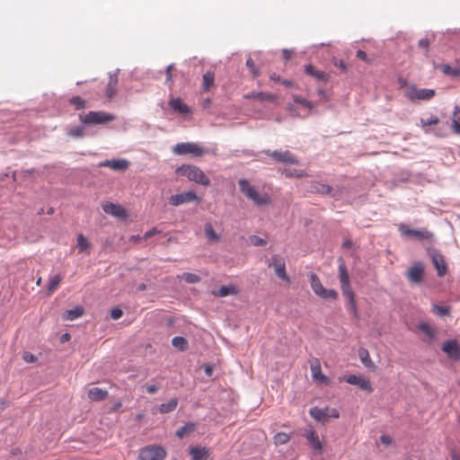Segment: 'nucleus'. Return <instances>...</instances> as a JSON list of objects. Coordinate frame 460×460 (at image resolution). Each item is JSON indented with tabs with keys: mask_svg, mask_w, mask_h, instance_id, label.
<instances>
[{
	"mask_svg": "<svg viewBox=\"0 0 460 460\" xmlns=\"http://www.w3.org/2000/svg\"><path fill=\"white\" fill-rule=\"evenodd\" d=\"M236 293V289L232 286H222L217 292H214L213 294L217 296L224 297L229 295H234Z\"/></svg>",
	"mask_w": 460,
	"mask_h": 460,
	"instance_id": "nucleus-39",
	"label": "nucleus"
},
{
	"mask_svg": "<svg viewBox=\"0 0 460 460\" xmlns=\"http://www.w3.org/2000/svg\"><path fill=\"white\" fill-rule=\"evenodd\" d=\"M122 406V403L121 402H116L115 403L112 404V406L111 407V410H110V412H115L117 411H119V409Z\"/></svg>",
	"mask_w": 460,
	"mask_h": 460,
	"instance_id": "nucleus-59",
	"label": "nucleus"
},
{
	"mask_svg": "<svg viewBox=\"0 0 460 460\" xmlns=\"http://www.w3.org/2000/svg\"><path fill=\"white\" fill-rule=\"evenodd\" d=\"M308 277L312 290L316 296L323 299L336 300L338 298V292L334 289L325 288L315 273L311 272Z\"/></svg>",
	"mask_w": 460,
	"mask_h": 460,
	"instance_id": "nucleus-4",
	"label": "nucleus"
},
{
	"mask_svg": "<svg viewBox=\"0 0 460 460\" xmlns=\"http://www.w3.org/2000/svg\"><path fill=\"white\" fill-rule=\"evenodd\" d=\"M23 359L26 361V362H35L36 361V357L33 355V354H31V353H25L23 355Z\"/></svg>",
	"mask_w": 460,
	"mask_h": 460,
	"instance_id": "nucleus-58",
	"label": "nucleus"
},
{
	"mask_svg": "<svg viewBox=\"0 0 460 460\" xmlns=\"http://www.w3.org/2000/svg\"><path fill=\"white\" fill-rule=\"evenodd\" d=\"M332 190L331 186L319 181H314L311 184V191L314 193L330 194Z\"/></svg>",
	"mask_w": 460,
	"mask_h": 460,
	"instance_id": "nucleus-29",
	"label": "nucleus"
},
{
	"mask_svg": "<svg viewBox=\"0 0 460 460\" xmlns=\"http://www.w3.org/2000/svg\"><path fill=\"white\" fill-rule=\"evenodd\" d=\"M80 121L85 125H98L106 124L115 119L112 114L107 113L103 111H89L86 114L79 116Z\"/></svg>",
	"mask_w": 460,
	"mask_h": 460,
	"instance_id": "nucleus-5",
	"label": "nucleus"
},
{
	"mask_svg": "<svg viewBox=\"0 0 460 460\" xmlns=\"http://www.w3.org/2000/svg\"><path fill=\"white\" fill-rule=\"evenodd\" d=\"M245 99H256L261 102H270L275 99V96L271 93H264V92H252L244 95Z\"/></svg>",
	"mask_w": 460,
	"mask_h": 460,
	"instance_id": "nucleus-28",
	"label": "nucleus"
},
{
	"mask_svg": "<svg viewBox=\"0 0 460 460\" xmlns=\"http://www.w3.org/2000/svg\"><path fill=\"white\" fill-rule=\"evenodd\" d=\"M407 279L412 284H420L424 278V265L420 261L413 263L406 271Z\"/></svg>",
	"mask_w": 460,
	"mask_h": 460,
	"instance_id": "nucleus-14",
	"label": "nucleus"
},
{
	"mask_svg": "<svg viewBox=\"0 0 460 460\" xmlns=\"http://www.w3.org/2000/svg\"><path fill=\"white\" fill-rule=\"evenodd\" d=\"M98 166L108 167L116 172H125L129 167V162L126 159H111L99 163Z\"/></svg>",
	"mask_w": 460,
	"mask_h": 460,
	"instance_id": "nucleus-19",
	"label": "nucleus"
},
{
	"mask_svg": "<svg viewBox=\"0 0 460 460\" xmlns=\"http://www.w3.org/2000/svg\"><path fill=\"white\" fill-rule=\"evenodd\" d=\"M342 380H344L345 382H347L349 385H357L361 390L366 391L367 393H372L373 392V386H372L371 382L368 379H367V378H365V377H363L361 376L349 375V376H345L343 378H340L341 382Z\"/></svg>",
	"mask_w": 460,
	"mask_h": 460,
	"instance_id": "nucleus-15",
	"label": "nucleus"
},
{
	"mask_svg": "<svg viewBox=\"0 0 460 460\" xmlns=\"http://www.w3.org/2000/svg\"><path fill=\"white\" fill-rule=\"evenodd\" d=\"M435 90L426 88H417L415 85H410L405 90V97L410 101H429L435 96Z\"/></svg>",
	"mask_w": 460,
	"mask_h": 460,
	"instance_id": "nucleus-7",
	"label": "nucleus"
},
{
	"mask_svg": "<svg viewBox=\"0 0 460 460\" xmlns=\"http://www.w3.org/2000/svg\"><path fill=\"white\" fill-rule=\"evenodd\" d=\"M292 56V52L288 49L283 50V58L285 60H288Z\"/></svg>",
	"mask_w": 460,
	"mask_h": 460,
	"instance_id": "nucleus-61",
	"label": "nucleus"
},
{
	"mask_svg": "<svg viewBox=\"0 0 460 460\" xmlns=\"http://www.w3.org/2000/svg\"><path fill=\"white\" fill-rule=\"evenodd\" d=\"M215 74L214 72L208 71L202 77V87L205 92H208L214 86Z\"/></svg>",
	"mask_w": 460,
	"mask_h": 460,
	"instance_id": "nucleus-30",
	"label": "nucleus"
},
{
	"mask_svg": "<svg viewBox=\"0 0 460 460\" xmlns=\"http://www.w3.org/2000/svg\"><path fill=\"white\" fill-rule=\"evenodd\" d=\"M380 441L382 444L385 445V446H389L392 444L393 442V438L387 435H382L380 437Z\"/></svg>",
	"mask_w": 460,
	"mask_h": 460,
	"instance_id": "nucleus-57",
	"label": "nucleus"
},
{
	"mask_svg": "<svg viewBox=\"0 0 460 460\" xmlns=\"http://www.w3.org/2000/svg\"><path fill=\"white\" fill-rule=\"evenodd\" d=\"M118 77L117 75H111L107 84L105 94L108 99H112L117 93V85H118Z\"/></svg>",
	"mask_w": 460,
	"mask_h": 460,
	"instance_id": "nucleus-27",
	"label": "nucleus"
},
{
	"mask_svg": "<svg viewBox=\"0 0 460 460\" xmlns=\"http://www.w3.org/2000/svg\"><path fill=\"white\" fill-rule=\"evenodd\" d=\"M305 71L307 75L314 77L318 81H327L328 79V75L324 72L317 70L313 65H306Z\"/></svg>",
	"mask_w": 460,
	"mask_h": 460,
	"instance_id": "nucleus-25",
	"label": "nucleus"
},
{
	"mask_svg": "<svg viewBox=\"0 0 460 460\" xmlns=\"http://www.w3.org/2000/svg\"><path fill=\"white\" fill-rule=\"evenodd\" d=\"M398 230L403 236H411L420 241H431L433 239V234L425 229H410L405 224H400Z\"/></svg>",
	"mask_w": 460,
	"mask_h": 460,
	"instance_id": "nucleus-8",
	"label": "nucleus"
},
{
	"mask_svg": "<svg viewBox=\"0 0 460 460\" xmlns=\"http://www.w3.org/2000/svg\"><path fill=\"white\" fill-rule=\"evenodd\" d=\"M269 266L274 269L275 274L278 278L287 283H290V278L286 271L285 260L280 255H272Z\"/></svg>",
	"mask_w": 460,
	"mask_h": 460,
	"instance_id": "nucleus-9",
	"label": "nucleus"
},
{
	"mask_svg": "<svg viewBox=\"0 0 460 460\" xmlns=\"http://www.w3.org/2000/svg\"><path fill=\"white\" fill-rule=\"evenodd\" d=\"M251 241L255 246H262L266 244V241L259 236H252Z\"/></svg>",
	"mask_w": 460,
	"mask_h": 460,
	"instance_id": "nucleus-50",
	"label": "nucleus"
},
{
	"mask_svg": "<svg viewBox=\"0 0 460 460\" xmlns=\"http://www.w3.org/2000/svg\"><path fill=\"white\" fill-rule=\"evenodd\" d=\"M69 103L75 106V110H81L86 107V101L80 96H74L70 98Z\"/></svg>",
	"mask_w": 460,
	"mask_h": 460,
	"instance_id": "nucleus-40",
	"label": "nucleus"
},
{
	"mask_svg": "<svg viewBox=\"0 0 460 460\" xmlns=\"http://www.w3.org/2000/svg\"><path fill=\"white\" fill-rule=\"evenodd\" d=\"M333 64L336 67L340 68L342 72L347 71V65L343 60L335 59Z\"/></svg>",
	"mask_w": 460,
	"mask_h": 460,
	"instance_id": "nucleus-52",
	"label": "nucleus"
},
{
	"mask_svg": "<svg viewBox=\"0 0 460 460\" xmlns=\"http://www.w3.org/2000/svg\"><path fill=\"white\" fill-rule=\"evenodd\" d=\"M442 350L452 359H460V348L456 341H447L442 345Z\"/></svg>",
	"mask_w": 460,
	"mask_h": 460,
	"instance_id": "nucleus-20",
	"label": "nucleus"
},
{
	"mask_svg": "<svg viewBox=\"0 0 460 460\" xmlns=\"http://www.w3.org/2000/svg\"><path fill=\"white\" fill-rule=\"evenodd\" d=\"M351 245H352V243L350 241H346L343 243V246L348 247V248L351 247Z\"/></svg>",
	"mask_w": 460,
	"mask_h": 460,
	"instance_id": "nucleus-64",
	"label": "nucleus"
},
{
	"mask_svg": "<svg viewBox=\"0 0 460 460\" xmlns=\"http://www.w3.org/2000/svg\"><path fill=\"white\" fill-rule=\"evenodd\" d=\"M177 405H178V400L176 398H172L168 402L162 403L159 406V411L161 413L171 412L176 409Z\"/></svg>",
	"mask_w": 460,
	"mask_h": 460,
	"instance_id": "nucleus-35",
	"label": "nucleus"
},
{
	"mask_svg": "<svg viewBox=\"0 0 460 460\" xmlns=\"http://www.w3.org/2000/svg\"><path fill=\"white\" fill-rule=\"evenodd\" d=\"M172 151L175 155H192L195 157H200L208 154V151L204 149L198 143L187 142L180 143L173 146Z\"/></svg>",
	"mask_w": 460,
	"mask_h": 460,
	"instance_id": "nucleus-6",
	"label": "nucleus"
},
{
	"mask_svg": "<svg viewBox=\"0 0 460 460\" xmlns=\"http://www.w3.org/2000/svg\"><path fill=\"white\" fill-rule=\"evenodd\" d=\"M77 248L79 252L90 253L91 243L82 234L77 235Z\"/></svg>",
	"mask_w": 460,
	"mask_h": 460,
	"instance_id": "nucleus-33",
	"label": "nucleus"
},
{
	"mask_svg": "<svg viewBox=\"0 0 460 460\" xmlns=\"http://www.w3.org/2000/svg\"><path fill=\"white\" fill-rule=\"evenodd\" d=\"M419 329L425 333L428 337L430 339H433L436 335V331L434 328H432L429 324L421 323L419 325Z\"/></svg>",
	"mask_w": 460,
	"mask_h": 460,
	"instance_id": "nucleus-42",
	"label": "nucleus"
},
{
	"mask_svg": "<svg viewBox=\"0 0 460 460\" xmlns=\"http://www.w3.org/2000/svg\"><path fill=\"white\" fill-rule=\"evenodd\" d=\"M165 450L161 447H146L140 450L138 460H164Z\"/></svg>",
	"mask_w": 460,
	"mask_h": 460,
	"instance_id": "nucleus-10",
	"label": "nucleus"
},
{
	"mask_svg": "<svg viewBox=\"0 0 460 460\" xmlns=\"http://www.w3.org/2000/svg\"><path fill=\"white\" fill-rule=\"evenodd\" d=\"M303 436L315 453L322 454L323 452V444L315 430L312 429L305 430Z\"/></svg>",
	"mask_w": 460,
	"mask_h": 460,
	"instance_id": "nucleus-17",
	"label": "nucleus"
},
{
	"mask_svg": "<svg viewBox=\"0 0 460 460\" xmlns=\"http://www.w3.org/2000/svg\"><path fill=\"white\" fill-rule=\"evenodd\" d=\"M309 364L312 378L315 383L327 385L331 384L329 377L323 374L321 362L318 358H313L309 361Z\"/></svg>",
	"mask_w": 460,
	"mask_h": 460,
	"instance_id": "nucleus-13",
	"label": "nucleus"
},
{
	"mask_svg": "<svg viewBox=\"0 0 460 460\" xmlns=\"http://www.w3.org/2000/svg\"><path fill=\"white\" fill-rule=\"evenodd\" d=\"M108 394L109 393L107 390L99 387H93L88 391V398L91 401H103L108 397Z\"/></svg>",
	"mask_w": 460,
	"mask_h": 460,
	"instance_id": "nucleus-23",
	"label": "nucleus"
},
{
	"mask_svg": "<svg viewBox=\"0 0 460 460\" xmlns=\"http://www.w3.org/2000/svg\"><path fill=\"white\" fill-rule=\"evenodd\" d=\"M169 106L179 114L188 115L190 113V109L189 106L182 102L180 98H172L169 101Z\"/></svg>",
	"mask_w": 460,
	"mask_h": 460,
	"instance_id": "nucleus-21",
	"label": "nucleus"
},
{
	"mask_svg": "<svg viewBox=\"0 0 460 460\" xmlns=\"http://www.w3.org/2000/svg\"><path fill=\"white\" fill-rule=\"evenodd\" d=\"M240 191L250 200L257 206H264L270 203V198L266 194H260L250 181L246 179H240L238 181Z\"/></svg>",
	"mask_w": 460,
	"mask_h": 460,
	"instance_id": "nucleus-3",
	"label": "nucleus"
},
{
	"mask_svg": "<svg viewBox=\"0 0 460 460\" xmlns=\"http://www.w3.org/2000/svg\"><path fill=\"white\" fill-rule=\"evenodd\" d=\"M200 198L192 190L174 194L169 198V203L174 207L193 201L200 202Z\"/></svg>",
	"mask_w": 460,
	"mask_h": 460,
	"instance_id": "nucleus-12",
	"label": "nucleus"
},
{
	"mask_svg": "<svg viewBox=\"0 0 460 460\" xmlns=\"http://www.w3.org/2000/svg\"><path fill=\"white\" fill-rule=\"evenodd\" d=\"M452 129L454 133L460 135V105L456 106L453 112Z\"/></svg>",
	"mask_w": 460,
	"mask_h": 460,
	"instance_id": "nucleus-31",
	"label": "nucleus"
},
{
	"mask_svg": "<svg viewBox=\"0 0 460 460\" xmlns=\"http://www.w3.org/2000/svg\"><path fill=\"white\" fill-rule=\"evenodd\" d=\"M131 240L136 241V242H139V241L144 240V239H143V236H140V235H133V236L131 237Z\"/></svg>",
	"mask_w": 460,
	"mask_h": 460,
	"instance_id": "nucleus-63",
	"label": "nucleus"
},
{
	"mask_svg": "<svg viewBox=\"0 0 460 460\" xmlns=\"http://www.w3.org/2000/svg\"><path fill=\"white\" fill-rule=\"evenodd\" d=\"M69 135L75 137H82L84 136V128L81 126L73 128L70 129Z\"/></svg>",
	"mask_w": 460,
	"mask_h": 460,
	"instance_id": "nucleus-47",
	"label": "nucleus"
},
{
	"mask_svg": "<svg viewBox=\"0 0 460 460\" xmlns=\"http://www.w3.org/2000/svg\"><path fill=\"white\" fill-rule=\"evenodd\" d=\"M172 69H173V66L172 65L168 66L167 68H166L167 81H171L172 80Z\"/></svg>",
	"mask_w": 460,
	"mask_h": 460,
	"instance_id": "nucleus-60",
	"label": "nucleus"
},
{
	"mask_svg": "<svg viewBox=\"0 0 460 460\" xmlns=\"http://www.w3.org/2000/svg\"><path fill=\"white\" fill-rule=\"evenodd\" d=\"M246 66L250 68L254 77L259 75V71L255 67V63L251 58L246 60Z\"/></svg>",
	"mask_w": 460,
	"mask_h": 460,
	"instance_id": "nucleus-49",
	"label": "nucleus"
},
{
	"mask_svg": "<svg viewBox=\"0 0 460 460\" xmlns=\"http://www.w3.org/2000/svg\"><path fill=\"white\" fill-rule=\"evenodd\" d=\"M339 279L341 281V289L342 292V295L348 298L351 311H353L354 314H357V304L355 299V293L353 292L351 287H350V280L349 276L348 273L347 266L342 259H340V264H339Z\"/></svg>",
	"mask_w": 460,
	"mask_h": 460,
	"instance_id": "nucleus-1",
	"label": "nucleus"
},
{
	"mask_svg": "<svg viewBox=\"0 0 460 460\" xmlns=\"http://www.w3.org/2000/svg\"><path fill=\"white\" fill-rule=\"evenodd\" d=\"M196 429V424L192 422H189L185 424L183 427L180 428L176 431V436L180 438H184L185 436L192 433Z\"/></svg>",
	"mask_w": 460,
	"mask_h": 460,
	"instance_id": "nucleus-32",
	"label": "nucleus"
},
{
	"mask_svg": "<svg viewBox=\"0 0 460 460\" xmlns=\"http://www.w3.org/2000/svg\"><path fill=\"white\" fill-rule=\"evenodd\" d=\"M212 371H213V370H212V367H211L207 366V367H205V372H206V374H207L208 376H211Z\"/></svg>",
	"mask_w": 460,
	"mask_h": 460,
	"instance_id": "nucleus-62",
	"label": "nucleus"
},
{
	"mask_svg": "<svg viewBox=\"0 0 460 460\" xmlns=\"http://www.w3.org/2000/svg\"><path fill=\"white\" fill-rule=\"evenodd\" d=\"M291 436L285 432H278L273 437V441L276 446L285 445L289 442Z\"/></svg>",
	"mask_w": 460,
	"mask_h": 460,
	"instance_id": "nucleus-38",
	"label": "nucleus"
},
{
	"mask_svg": "<svg viewBox=\"0 0 460 460\" xmlns=\"http://www.w3.org/2000/svg\"><path fill=\"white\" fill-rule=\"evenodd\" d=\"M145 388L150 394H155L159 390V386L156 385H146Z\"/></svg>",
	"mask_w": 460,
	"mask_h": 460,
	"instance_id": "nucleus-55",
	"label": "nucleus"
},
{
	"mask_svg": "<svg viewBox=\"0 0 460 460\" xmlns=\"http://www.w3.org/2000/svg\"><path fill=\"white\" fill-rule=\"evenodd\" d=\"M62 280L60 274L50 276L49 279L48 291L49 294L53 293L59 286Z\"/></svg>",
	"mask_w": 460,
	"mask_h": 460,
	"instance_id": "nucleus-34",
	"label": "nucleus"
},
{
	"mask_svg": "<svg viewBox=\"0 0 460 460\" xmlns=\"http://www.w3.org/2000/svg\"><path fill=\"white\" fill-rule=\"evenodd\" d=\"M189 451L192 460H207L209 456V451L206 447H190Z\"/></svg>",
	"mask_w": 460,
	"mask_h": 460,
	"instance_id": "nucleus-24",
	"label": "nucleus"
},
{
	"mask_svg": "<svg viewBox=\"0 0 460 460\" xmlns=\"http://www.w3.org/2000/svg\"><path fill=\"white\" fill-rule=\"evenodd\" d=\"M294 102L307 108L308 110H311L313 107L312 103L309 101H307L306 99L300 97V96H295Z\"/></svg>",
	"mask_w": 460,
	"mask_h": 460,
	"instance_id": "nucleus-48",
	"label": "nucleus"
},
{
	"mask_svg": "<svg viewBox=\"0 0 460 460\" xmlns=\"http://www.w3.org/2000/svg\"><path fill=\"white\" fill-rule=\"evenodd\" d=\"M358 356L362 361V363L366 366V367H371L372 366V360L370 359V356H369V353L368 351L366 349H360L358 350Z\"/></svg>",
	"mask_w": 460,
	"mask_h": 460,
	"instance_id": "nucleus-43",
	"label": "nucleus"
},
{
	"mask_svg": "<svg viewBox=\"0 0 460 460\" xmlns=\"http://www.w3.org/2000/svg\"><path fill=\"white\" fill-rule=\"evenodd\" d=\"M265 154L269 156L272 157L274 160L285 163V164H297L298 160L294 156V155L289 151H273L270 152V150L265 151Z\"/></svg>",
	"mask_w": 460,
	"mask_h": 460,
	"instance_id": "nucleus-18",
	"label": "nucleus"
},
{
	"mask_svg": "<svg viewBox=\"0 0 460 460\" xmlns=\"http://www.w3.org/2000/svg\"><path fill=\"white\" fill-rule=\"evenodd\" d=\"M158 233H159V230H157L156 227H153L151 230L145 233V234L143 235V239H145V240L148 239Z\"/></svg>",
	"mask_w": 460,
	"mask_h": 460,
	"instance_id": "nucleus-56",
	"label": "nucleus"
},
{
	"mask_svg": "<svg viewBox=\"0 0 460 460\" xmlns=\"http://www.w3.org/2000/svg\"><path fill=\"white\" fill-rule=\"evenodd\" d=\"M123 314L122 310L119 308H113L111 312V317L114 320L119 319Z\"/></svg>",
	"mask_w": 460,
	"mask_h": 460,
	"instance_id": "nucleus-51",
	"label": "nucleus"
},
{
	"mask_svg": "<svg viewBox=\"0 0 460 460\" xmlns=\"http://www.w3.org/2000/svg\"><path fill=\"white\" fill-rule=\"evenodd\" d=\"M179 278L185 280L187 283H198L200 281V278L198 275L189 272H184Z\"/></svg>",
	"mask_w": 460,
	"mask_h": 460,
	"instance_id": "nucleus-44",
	"label": "nucleus"
},
{
	"mask_svg": "<svg viewBox=\"0 0 460 460\" xmlns=\"http://www.w3.org/2000/svg\"><path fill=\"white\" fill-rule=\"evenodd\" d=\"M310 415L317 421L325 422L328 419H338L340 412L336 409L314 407L310 410Z\"/></svg>",
	"mask_w": 460,
	"mask_h": 460,
	"instance_id": "nucleus-11",
	"label": "nucleus"
},
{
	"mask_svg": "<svg viewBox=\"0 0 460 460\" xmlns=\"http://www.w3.org/2000/svg\"><path fill=\"white\" fill-rule=\"evenodd\" d=\"M176 173L202 186L208 187L210 185V179L196 165L183 164L176 169Z\"/></svg>",
	"mask_w": 460,
	"mask_h": 460,
	"instance_id": "nucleus-2",
	"label": "nucleus"
},
{
	"mask_svg": "<svg viewBox=\"0 0 460 460\" xmlns=\"http://www.w3.org/2000/svg\"><path fill=\"white\" fill-rule=\"evenodd\" d=\"M284 174L288 177H296V178H302L306 177L307 173L304 170H285Z\"/></svg>",
	"mask_w": 460,
	"mask_h": 460,
	"instance_id": "nucleus-45",
	"label": "nucleus"
},
{
	"mask_svg": "<svg viewBox=\"0 0 460 460\" xmlns=\"http://www.w3.org/2000/svg\"><path fill=\"white\" fill-rule=\"evenodd\" d=\"M418 45L420 48L423 49L425 51L429 50V41L428 39H421L419 40Z\"/></svg>",
	"mask_w": 460,
	"mask_h": 460,
	"instance_id": "nucleus-53",
	"label": "nucleus"
},
{
	"mask_svg": "<svg viewBox=\"0 0 460 460\" xmlns=\"http://www.w3.org/2000/svg\"><path fill=\"white\" fill-rule=\"evenodd\" d=\"M356 56H357L358 58H359V59H361V60H363V61H365L367 63L370 62L368 58H367V53L365 51L361 50V49L357 51Z\"/></svg>",
	"mask_w": 460,
	"mask_h": 460,
	"instance_id": "nucleus-54",
	"label": "nucleus"
},
{
	"mask_svg": "<svg viewBox=\"0 0 460 460\" xmlns=\"http://www.w3.org/2000/svg\"><path fill=\"white\" fill-rule=\"evenodd\" d=\"M84 314V308L76 306L73 309L66 310L63 313L62 318L66 321H74Z\"/></svg>",
	"mask_w": 460,
	"mask_h": 460,
	"instance_id": "nucleus-26",
	"label": "nucleus"
},
{
	"mask_svg": "<svg viewBox=\"0 0 460 460\" xmlns=\"http://www.w3.org/2000/svg\"><path fill=\"white\" fill-rule=\"evenodd\" d=\"M432 309L435 313L444 316V315H449L450 314V307L449 306H440L438 305H433Z\"/></svg>",
	"mask_w": 460,
	"mask_h": 460,
	"instance_id": "nucleus-46",
	"label": "nucleus"
},
{
	"mask_svg": "<svg viewBox=\"0 0 460 460\" xmlns=\"http://www.w3.org/2000/svg\"><path fill=\"white\" fill-rule=\"evenodd\" d=\"M205 235L209 241L213 242H218L220 237L219 235L215 232L212 225L210 223L205 224L204 227Z\"/></svg>",
	"mask_w": 460,
	"mask_h": 460,
	"instance_id": "nucleus-37",
	"label": "nucleus"
},
{
	"mask_svg": "<svg viewBox=\"0 0 460 460\" xmlns=\"http://www.w3.org/2000/svg\"><path fill=\"white\" fill-rule=\"evenodd\" d=\"M432 262H433L434 267L436 268V270L438 271V275L439 277L446 275L447 267L445 259L441 254H438V253L434 254L432 256Z\"/></svg>",
	"mask_w": 460,
	"mask_h": 460,
	"instance_id": "nucleus-22",
	"label": "nucleus"
},
{
	"mask_svg": "<svg viewBox=\"0 0 460 460\" xmlns=\"http://www.w3.org/2000/svg\"><path fill=\"white\" fill-rule=\"evenodd\" d=\"M438 122H439V119L435 115H431L429 118H427V119L421 118L420 120V126L423 128H426L427 127L431 126V125H436ZM425 130L428 131L427 129H425Z\"/></svg>",
	"mask_w": 460,
	"mask_h": 460,
	"instance_id": "nucleus-41",
	"label": "nucleus"
},
{
	"mask_svg": "<svg viewBox=\"0 0 460 460\" xmlns=\"http://www.w3.org/2000/svg\"><path fill=\"white\" fill-rule=\"evenodd\" d=\"M102 208L106 214L111 215L120 220H125L128 217L127 210L119 204L105 202L102 205Z\"/></svg>",
	"mask_w": 460,
	"mask_h": 460,
	"instance_id": "nucleus-16",
	"label": "nucleus"
},
{
	"mask_svg": "<svg viewBox=\"0 0 460 460\" xmlns=\"http://www.w3.org/2000/svg\"><path fill=\"white\" fill-rule=\"evenodd\" d=\"M172 344L174 348H176L180 351H184L188 349L187 340L181 336H176V337L172 338Z\"/></svg>",
	"mask_w": 460,
	"mask_h": 460,
	"instance_id": "nucleus-36",
	"label": "nucleus"
}]
</instances>
